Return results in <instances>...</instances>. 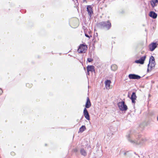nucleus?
Returning a JSON list of instances; mask_svg holds the SVG:
<instances>
[{
    "instance_id": "1",
    "label": "nucleus",
    "mask_w": 158,
    "mask_h": 158,
    "mask_svg": "<svg viewBox=\"0 0 158 158\" xmlns=\"http://www.w3.org/2000/svg\"><path fill=\"white\" fill-rule=\"evenodd\" d=\"M98 25L100 28L107 30L109 29L111 26V23L109 21L100 22L98 23Z\"/></svg>"
},
{
    "instance_id": "2",
    "label": "nucleus",
    "mask_w": 158,
    "mask_h": 158,
    "mask_svg": "<svg viewBox=\"0 0 158 158\" xmlns=\"http://www.w3.org/2000/svg\"><path fill=\"white\" fill-rule=\"evenodd\" d=\"M128 140L131 143L135 144H142V142L140 141V140L139 139L137 140H135L134 138V136L133 135H129L128 136Z\"/></svg>"
},
{
    "instance_id": "3",
    "label": "nucleus",
    "mask_w": 158,
    "mask_h": 158,
    "mask_svg": "<svg viewBox=\"0 0 158 158\" xmlns=\"http://www.w3.org/2000/svg\"><path fill=\"white\" fill-rule=\"evenodd\" d=\"M118 106L119 109L122 111H126L127 109V107L124 101L119 102Z\"/></svg>"
},
{
    "instance_id": "4",
    "label": "nucleus",
    "mask_w": 158,
    "mask_h": 158,
    "mask_svg": "<svg viewBox=\"0 0 158 158\" xmlns=\"http://www.w3.org/2000/svg\"><path fill=\"white\" fill-rule=\"evenodd\" d=\"M87 48V47L85 45L82 44L79 46L77 51L79 53H85V52Z\"/></svg>"
},
{
    "instance_id": "5",
    "label": "nucleus",
    "mask_w": 158,
    "mask_h": 158,
    "mask_svg": "<svg viewBox=\"0 0 158 158\" xmlns=\"http://www.w3.org/2000/svg\"><path fill=\"white\" fill-rule=\"evenodd\" d=\"M149 64H151L150 69H152V68L155 67L156 65V63L155 61V58L154 57L152 56L150 58L149 60Z\"/></svg>"
},
{
    "instance_id": "6",
    "label": "nucleus",
    "mask_w": 158,
    "mask_h": 158,
    "mask_svg": "<svg viewBox=\"0 0 158 158\" xmlns=\"http://www.w3.org/2000/svg\"><path fill=\"white\" fill-rule=\"evenodd\" d=\"M146 55L141 57L139 60H135V62L137 64H143L144 63V61L146 59Z\"/></svg>"
},
{
    "instance_id": "7",
    "label": "nucleus",
    "mask_w": 158,
    "mask_h": 158,
    "mask_svg": "<svg viewBox=\"0 0 158 158\" xmlns=\"http://www.w3.org/2000/svg\"><path fill=\"white\" fill-rule=\"evenodd\" d=\"M129 78L130 79H139L141 77L135 74H130L128 75Z\"/></svg>"
},
{
    "instance_id": "8",
    "label": "nucleus",
    "mask_w": 158,
    "mask_h": 158,
    "mask_svg": "<svg viewBox=\"0 0 158 158\" xmlns=\"http://www.w3.org/2000/svg\"><path fill=\"white\" fill-rule=\"evenodd\" d=\"M83 114L86 118L88 120H90V116L89 113L86 108H84L83 110Z\"/></svg>"
},
{
    "instance_id": "9",
    "label": "nucleus",
    "mask_w": 158,
    "mask_h": 158,
    "mask_svg": "<svg viewBox=\"0 0 158 158\" xmlns=\"http://www.w3.org/2000/svg\"><path fill=\"white\" fill-rule=\"evenodd\" d=\"M87 10L88 12V14L90 17H91L93 14V9L91 6H87Z\"/></svg>"
},
{
    "instance_id": "10",
    "label": "nucleus",
    "mask_w": 158,
    "mask_h": 158,
    "mask_svg": "<svg viewBox=\"0 0 158 158\" xmlns=\"http://www.w3.org/2000/svg\"><path fill=\"white\" fill-rule=\"evenodd\" d=\"M156 43H152L149 45V49L151 51H153L157 47Z\"/></svg>"
},
{
    "instance_id": "11",
    "label": "nucleus",
    "mask_w": 158,
    "mask_h": 158,
    "mask_svg": "<svg viewBox=\"0 0 158 158\" xmlns=\"http://www.w3.org/2000/svg\"><path fill=\"white\" fill-rule=\"evenodd\" d=\"M87 72H95L94 67L93 65H88L87 67Z\"/></svg>"
},
{
    "instance_id": "12",
    "label": "nucleus",
    "mask_w": 158,
    "mask_h": 158,
    "mask_svg": "<svg viewBox=\"0 0 158 158\" xmlns=\"http://www.w3.org/2000/svg\"><path fill=\"white\" fill-rule=\"evenodd\" d=\"M91 106V104L90 101V100L89 97H87V101L85 105V108H89Z\"/></svg>"
},
{
    "instance_id": "13",
    "label": "nucleus",
    "mask_w": 158,
    "mask_h": 158,
    "mask_svg": "<svg viewBox=\"0 0 158 158\" xmlns=\"http://www.w3.org/2000/svg\"><path fill=\"white\" fill-rule=\"evenodd\" d=\"M149 16L154 19H155L157 18V14L155 12L153 11H151L150 12Z\"/></svg>"
},
{
    "instance_id": "14",
    "label": "nucleus",
    "mask_w": 158,
    "mask_h": 158,
    "mask_svg": "<svg viewBox=\"0 0 158 158\" xmlns=\"http://www.w3.org/2000/svg\"><path fill=\"white\" fill-rule=\"evenodd\" d=\"M136 98V95L135 93V92H133L131 96V99L132 101V102L133 103H135V100Z\"/></svg>"
},
{
    "instance_id": "15",
    "label": "nucleus",
    "mask_w": 158,
    "mask_h": 158,
    "mask_svg": "<svg viewBox=\"0 0 158 158\" xmlns=\"http://www.w3.org/2000/svg\"><path fill=\"white\" fill-rule=\"evenodd\" d=\"M111 82L110 80H106L105 81V86L106 89H109L110 88V85Z\"/></svg>"
},
{
    "instance_id": "16",
    "label": "nucleus",
    "mask_w": 158,
    "mask_h": 158,
    "mask_svg": "<svg viewBox=\"0 0 158 158\" xmlns=\"http://www.w3.org/2000/svg\"><path fill=\"white\" fill-rule=\"evenodd\" d=\"M158 3V0H152L150 2V4L152 7H154L156 6V3Z\"/></svg>"
},
{
    "instance_id": "17",
    "label": "nucleus",
    "mask_w": 158,
    "mask_h": 158,
    "mask_svg": "<svg viewBox=\"0 0 158 158\" xmlns=\"http://www.w3.org/2000/svg\"><path fill=\"white\" fill-rule=\"evenodd\" d=\"M80 152L82 155L85 156L87 155L86 151L83 148L81 149L80 150Z\"/></svg>"
},
{
    "instance_id": "18",
    "label": "nucleus",
    "mask_w": 158,
    "mask_h": 158,
    "mask_svg": "<svg viewBox=\"0 0 158 158\" xmlns=\"http://www.w3.org/2000/svg\"><path fill=\"white\" fill-rule=\"evenodd\" d=\"M118 67L116 65L114 64L111 65V70L113 71H115L117 69Z\"/></svg>"
},
{
    "instance_id": "19",
    "label": "nucleus",
    "mask_w": 158,
    "mask_h": 158,
    "mask_svg": "<svg viewBox=\"0 0 158 158\" xmlns=\"http://www.w3.org/2000/svg\"><path fill=\"white\" fill-rule=\"evenodd\" d=\"M86 129V127L85 126H82L79 129V132H82Z\"/></svg>"
},
{
    "instance_id": "20",
    "label": "nucleus",
    "mask_w": 158,
    "mask_h": 158,
    "mask_svg": "<svg viewBox=\"0 0 158 158\" xmlns=\"http://www.w3.org/2000/svg\"><path fill=\"white\" fill-rule=\"evenodd\" d=\"M149 64H149H148V69H147V71L148 72H149V71H150L152 69H151L150 67H149L150 64Z\"/></svg>"
},
{
    "instance_id": "21",
    "label": "nucleus",
    "mask_w": 158,
    "mask_h": 158,
    "mask_svg": "<svg viewBox=\"0 0 158 158\" xmlns=\"http://www.w3.org/2000/svg\"><path fill=\"white\" fill-rule=\"evenodd\" d=\"M87 61L89 62H92L93 61V59L91 58H88L87 59Z\"/></svg>"
},
{
    "instance_id": "22",
    "label": "nucleus",
    "mask_w": 158,
    "mask_h": 158,
    "mask_svg": "<svg viewBox=\"0 0 158 158\" xmlns=\"http://www.w3.org/2000/svg\"><path fill=\"white\" fill-rule=\"evenodd\" d=\"M26 86L27 87H29L30 88V87H31L32 85H30V84H29L27 83L26 84Z\"/></svg>"
},
{
    "instance_id": "23",
    "label": "nucleus",
    "mask_w": 158,
    "mask_h": 158,
    "mask_svg": "<svg viewBox=\"0 0 158 158\" xmlns=\"http://www.w3.org/2000/svg\"><path fill=\"white\" fill-rule=\"evenodd\" d=\"M85 35L86 37H87L90 38L89 36V35H88V34H85Z\"/></svg>"
},
{
    "instance_id": "24",
    "label": "nucleus",
    "mask_w": 158,
    "mask_h": 158,
    "mask_svg": "<svg viewBox=\"0 0 158 158\" xmlns=\"http://www.w3.org/2000/svg\"><path fill=\"white\" fill-rule=\"evenodd\" d=\"M0 89H1L0 88ZM3 92V91H2V89H0V94H2V93Z\"/></svg>"
},
{
    "instance_id": "25",
    "label": "nucleus",
    "mask_w": 158,
    "mask_h": 158,
    "mask_svg": "<svg viewBox=\"0 0 158 158\" xmlns=\"http://www.w3.org/2000/svg\"><path fill=\"white\" fill-rule=\"evenodd\" d=\"M74 152H76L77 151V150L76 149H74Z\"/></svg>"
},
{
    "instance_id": "26",
    "label": "nucleus",
    "mask_w": 158,
    "mask_h": 158,
    "mask_svg": "<svg viewBox=\"0 0 158 158\" xmlns=\"http://www.w3.org/2000/svg\"><path fill=\"white\" fill-rule=\"evenodd\" d=\"M74 2H77V0H73Z\"/></svg>"
},
{
    "instance_id": "27",
    "label": "nucleus",
    "mask_w": 158,
    "mask_h": 158,
    "mask_svg": "<svg viewBox=\"0 0 158 158\" xmlns=\"http://www.w3.org/2000/svg\"><path fill=\"white\" fill-rule=\"evenodd\" d=\"M87 74H88V75H89V72H87Z\"/></svg>"
},
{
    "instance_id": "28",
    "label": "nucleus",
    "mask_w": 158,
    "mask_h": 158,
    "mask_svg": "<svg viewBox=\"0 0 158 158\" xmlns=\"http://www.w3.org/2000/svg\"><path fill=\"white\" fill-rule=\"evenodd\" d=\"M157 120L158 121V116L157 117Z\"/></svg>"
},
{
    "instance_id": "29",
    "label": "nucleus",
    "mask_w": 158,
    "mask_h": 158,
    "mask_svg": "<svg viewBox=\"0 0 158 158\" xmlns=\"http://www.w3.org/2000/svg\"><path fill=\"white\" fill-rule=\"evenodd\" d=\"M157 87L158 89V85L157 86Z\"/></svg>"
}]
</instances>
